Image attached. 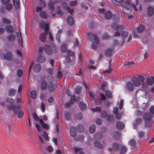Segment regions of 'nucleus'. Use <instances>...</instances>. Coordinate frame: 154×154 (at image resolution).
Here are the masks:
<instances>
[{
  "label": "nucleus",
  "mask_w": 154,
  "mask_h": 154,
  "mask_svg": "<svg viewBox=\"0 0 154 154\" xmlns=\"http://www.w3.org/2000/svg\"><path fill=\"white\" fill-rule=\"evenodd\" d=\"M145 80V77L140 75L137 77H133L131 79V82H128L126 83V88L128 91H132L135 87H139L141 85L140 82H143Z\"/></svg>",
  "instance_id": "1"
},
{
  "label": "nucleus",
  "mask_w": 154,
  "mask_h": 154,
  "mask_svg": "<svg viewBox=\"0 0 154 154\" xmlns=\"http://www.w3.org/2000/svg\"><path fill=\"white\" fill-rule=\"evenodd\" d=\"M125 3L122 5L123 10L124 13L126 14L130 13L131 11V8L135 11H137L135 5L130 2L131 0H125Z\"/></svg>",
  "instance_id": "2"
},
{
  "label": "nucleus",
  "mask_w": 154,
  "mask_h": 154,
  "mask_svg": "<svg viewBox=\"0 0 154 154\" xmlns=\"http://www.w3.org/2000/svg\"><path fill=\"white\" fill-rule=\"evenodd\" d=\"M89 95L90 96V100L91 101L92 104L95 102L96 104L100 105L102 103V101L104 100L105 99V95L102 94H100L99 96H98L97 99L96 100H95L94 98V94L93 92H89Z\"/></svg>",
  "instance_id": "3"
},
{
  "label": "nucleus",
  "mask_w": 154,
  "mask_h": 154,
  "mask_svg": "<svg viewBox=\"0 0 154 154\" xmlns=\"http://www.w3.org/2000/svg\"><path fill=\"white\" fill-rule=\"evenodd\" d=\"M87 34L89 39L92 40V44L91 46L92 48L93 49H96L97 47L98 44L99 42L98 37L97 35H93L92 33L91 32H88Z\"/></svg>",
  "instance_id": "4"
},
{
  "label": "nucleus",
  "mask_w": 154,
  "mask_h": 154,
  "mask_svg": "<svg viewBox=\"0 0 154 154\" xmlns=\"http://www.w3.org/2000/svg\"><path fill=\"white\" fill-rule=\"evenodd\" d=\"M112 149L116 151H117L118 149L119 150L121 154L125 153L127 151L125 147L121 144H117L116 143L113 144L112 148H109V149L110 151H112Z\"/></svg>",
  "instance_id": "5"
},
{
  "label": "nucleus",
  "mask_w": 154,
  "mask_h": 154,
  "mask_svg": "<svg viewBox=\"0 0 154 154\" xmlns=\"http://www.w3.org/2000/svg\"><path fill=\"white\" fill-rule=\"evenodd\" d=\"M143 117L145 121V126L146 127L150 126L152 123V115L149 112L144 113Z\"/></svg>",
  "instance_id": "6"
},
{
  "label": "nucleus",
  "mask_w": 154,
  "mask_h": 154,
  "mask_svg": "<svg viewBox=\"0 0 154 154\" xmlns=\"http://www.w3.org/2000/svg\"><path fill=\"white\" fill-rule=\"evenodd\" d=\"M146 82L144 81L142 82H140L141 83V87L144 90L146 89L148 85H152L154 83V77L151 76V78L147 77L146 78Z\"/></svg>",
  "instance_id": "7"
},
{
  "label": "nucleus",
  "mask_w": 154,
  "mask_h": 154,
  "mask_svg": "<svg viewBox=\"0 0 154 154\" xmlns=\"http://www.w3.org/2000/svg\"><path fill=\"white\" fill-rule=\"evenodd\" d=\"M49 25L48 23H43L41 25L42 28L44 29V32L40 35V39L41 41L43 42L45 40L46 33L49 30Z\"/></svg>",
  "instance_id": "8"
},
{
  "label": "nucleus",
  "mask_w": 154,
  "mask_h": 154,
  "mask_svg": "<svg viewBox=\"0 0 154 154\" xmlns=\"http://www.w3.org/2000/svg\"><path fill=\"white\" fill-rule=\"evenodd\" d=\"M43 50L48 55H51L53 54V52L49 45H46L44 47L39 48V53L42 51Z\"/></svg>",
  "instance_id": "9"
},
{
  "label": "nucleus",
  "mask_w": 154,
  "mask_h": 154,
  "mask_svg": "<svg viewBox=\"0 0 154 154\" xmlns=\"http://www.w3.org/2000/svg\"><path fill=\"white\" fill-rule=\"evenodd\" d=\"M7 106L8 109L12 110L15 114L17 113L20 109V106L19 105L15 106L13 105H7Z\"/></svg>",
  "instance_id": "10"
},
{
  "label": "nucleus",
  "mask_w": 154,
  "mask_h": 154,
  "mask_svg": "<svg viewBox=\"0 0 154 154\" xmlns=\"http://www.w3.org/2000/svg\"><path fill=\"white\" fill-rule=\"evenodd\" d=\"M101 117L102 118H106V120L108 121H110L112 120L113 118L112 116L107 115L106 111H105L101 112Z\"/></svg>",
  "instance_id": "11"
},
{
  "label": "nucleus",
  "mask_w": 154,
  "mask_h": 154,
  "mask_svg": "<svg viewBox=\"0 0 154 154\" xmlns=\"http://www.w3.org/2000/svg\"><path fill=\"white\" fill-rule=\"evenodd\" d=\"M3 57L4 59L8 60H11L12 58V53L11 51H7L3 54Z\"/></svg>",
  "instance_id": "12"
},
{
  "label": "nucleus",
  "mask_w": 154,
  "mask_h": 154,
  "mask_svg": "<svg viewBox=\"0 0 154 154\" xmlns=\"http://www.w3.org/2000/svg\"><path fill=\"white\" fill-rule=\"evenodd\" d=\"M138 137L140 139L143 140L147 139L148 137L147 134H144L143 132L142 131H139L137 134Z\"/></svg>",
  "instance_id": "13"
},
{
  "label": "nucleus",
  "mask_w": 154,
  "mask_h": 154,
  "mask_svg": "<svg viewBox=\"0 0 154 154\" xmlns=\"http://www.w3.org/2000/svg\"><path fill=\"white\" fill-rule=\"evenodd\" d=\"M39 122H40L42 127L47 130L49 129L50 128L49 125L47 123H45L42 120V119L39 118Z\"/></svg>",
  "instance_id": "14"
},
{
  "label": "nucleus",
  "mask_w": 154,
  "mask_h": 154,
  "mask_svg": "<svg viewBox=\"0 0 154 154\" xmlns=\"http://www.w3.org/2000/svg\"><path fill=\"white\" fill-rule=\"evenodd\" d=\"M125 127V125L121 121L118 122L116 124V127L119 130L123 129Z\"/></svg>",
  "instance_id": "15"
},
{
  "label": "nucleus",
  "mask_w": 154,
  "mask_h": 154,
  "mask_svg": "<svg viewBox=\"0 0 154 154\" xmlns=\"http://www.w3.org/2000/svg\"><path fill=\"white\" fill-rule=\"evenodd\" d=\"M16 33L18 40V42L20 45L22 46L23 43L21 34L20 32H16Z\"/></svg>",
  "instance_id": "16"
},
{
  "label": "nucleus",
  "mask_w": 154,
  "mask_h": 154,
  "mask_svg": "<svg viewBox=\"0 0 154 154\" xmlns=\"http://www.w3.org/2000/svg\"><path fill=\"white\" fill-rule=\"evenodd\" d=\"M154 12V8L153 7L149 6L148 7L147 10V14L149 16L152 15Z\"/></svg>",
  "instance_id": "17"
},
{
  "label": "nucleus",
  "mask_w": 154,
  "mask_h": 154,
  "mask_svg": "<svg viewBox=\"0 0 154 154\" xmlns=\"http://www.w3.org/2000/svg\"><path fill=\"white\" fill-rule=\"evenodd\" d=\"M113 51L112 48H108L105 51V55L107 57H110L111 56Z\"/></svg>",
  "instance_id": "18"
},
{
  "label": "nucleus",
  "mask_w": 154,
  "mask_h": 154,
  "mask_svg": "<svg viewBox=\"0 0 154 154\" xmlns=\"http://www.w3.org/2000/svg\"><path fill=\"white\" fill-rule=\"evenodd\" d=\"M5 29L7 31L10 33L14 32V27L12 25H9L5 26Z\"/></svg>",
  "instance_id": "19"
},
{
  "label": "nucleus",
  "mask_w": 154,
  "mask_h": 154,
  "mask_svg": "<svg viewBox=\"0 0 154 154\" xmlns=\"http://www.w3.org/2000/svg\"><path fill=\"white\" fill-rule=\"evenodd\" d=\"M76 131L75 128L72 127L70 128V135L72 137H75L76 135Z\"/></svg>",
  "instance_id": "20"
},
{
  "label": "nucleus",
  "mask_w": 154,
  "mask_h": 154,
  "mask_svg": "<svg viewBox=\"0 0 154 154\" xmlns=\"http://www.w3.org/2000/svg\"><path fill=\"white\" fill-rule=\"evenodd\" d=\"M1 20L2 23L3 24H9L11 23V21L10 20L4 17L2 18Z\"/></svg>",
  "instance_id": "21"
},
{
  "label": "nucleus",
  "mask_w": 154,
  "mask_h": 154,
  "mask_svg": "<svg viewBox=\"0 0 154 154\" xmlns=\"http://www.w3.org/2000/svg\"><path fill=\"white\" fill-rule=\"evenodd\" d=\"M62 6L64 8L69 11L71 14H72L73 12V10L72 9L70 10L69 8L67 6V4L66 3H63Z\"/></svg>",
  "instance_id": "22"
},
{
  "label": "nucleus",
  "mask_w": 154,
  "mask_h": 154,
  "mask_svg": "<svg viewBox=\"0 0 154 154\" xmlns=\"http://www.w3.org/2000/svg\"><path fill=\"white\" fill-rule=\"evenodd\" d=\"M102 138V136L100 133H96L94 134V139L95 140L97 141L100 140Z\"/></svg>",
  "instance_id": "23"
},
{
  "label": "nucleus",
  "mask_w": 154,
  "mask_h": 154,
  "mask_svg": "<svg viewBox=\"0 0 154 154\" xmlns=\"http://www.w3.org/2000/svg\"><path fill=\"white\" fill-rule=\"evenodd\" d=\"M7 40L9 42H13L15 39L14 36L13 35H9L7 36Z\"/></svg>",
  "instance_id": "24"
},
{
  "label": "nucleus",
  "mask_w": 154,
  "mask_h": 154,
  "mask_svg": "<svg viewBox=\"0 0 154 154\" xmlns=\"http://www.w3.org/2000/svg\"><path fill=\"white\" fill-rule=\"evenodd\" d=\"M94 144L96 147L100 149H102L104 146V144H101L100 142H94Z\"/></svg>",
  "instance_id": "25"
},
{
  "label": "nucleus",
  "mask_w": 154,
  "mask_h": 154,
  "mask_svg": "<svg viewBox=\"0 0 154 154\" xmlns=\"http://www.w3.org/2000/svg\"><path fill=\"white\" fill-rule=\"evenodd\" d=\"M14 5L17 8H20V1L19 0H13Z\"/></svg>",
  "instance_id": "26"
},
{
  "label": "nucleus",
  "mask_w": 154,
  "mask_h": 154,
  "mask_svg": "<svg viewBox=\"0 0 154 154\" xmlns=\"http://www.w3.org/2000/svg\"><path fill=\"white\" fill-rule=\"evenodd\" d=\"M62 31L61 30H59L57 32V34L56 36V39L58 42H60V35L61 34Z\"/></svg>",
  "instance_id": "27"
},
{
  "label": "nucleus",
  "mask_w": 154,
  "mask_h": 154,
  "mask_svg": "<svg viewBox=\"0 0 154 154\" xmlns=\"http://www.w3.org/2000/svg\"><path fill=\"white\" fill-rule=\"evenodd\" d=\"M134 63V61L132 62H127L125 64V67L126 68L132 66V64Z\"/></svg>",
  "instance_id": "28"
},
{
  "label": "nucleus",
  "mask_w": 154,
  "mask_h": 154,
  "mask_svg": "<svg viewBox=\"0 0 154 154\" xmlns=\"http://www.w3.org/2000/svg\"><path fill=\"white\" fill-rule=\"evenodd\" d=\"M144 28L143 25H140L137 28V32L140 33L142 32L144 29Z\"/></svg>",
  "instance_id": "29"
},
{
  "label": "nucleus",
  "mask_w": 154,
  "mask_h": 154,
  "mask_svg": "<svg viewBox=\"0 0 154 154\" xmlns=\"http://www.w3.org/2000/svg\"><path fill=\"white\" fill-rule=\"evenodd\" d=\"M95 130V126L94 125H91L89 128V131L90 133H92L94 132Z\"/></svg>",
  "instance_id": "30"
},
{
  "label": "nucleus",
  "mask_w": 154,
  "mask_h": 154,
  "mask_svg": "<svg viewBox=\"0 0 154 154\" xmlns=\"http://www.w3.org/2000/svg\"><path fill=\"white\" fill-rule=\"evenodd\" d=\"M104 15L106 19H109L111 17L112 14L111 12L108 11L105 13Z\"/></svg>",
  "instance_id": "31"
},
{
  "label": "nucleus",
  "mask_w": 154,
  "mask_h": 154,
  "mask_svg": "<svg viewBox=\"0 0 154 154\" xmlns=\"http://www.w3.org/2000/svg\"><path fill=\"white\" fill-rule=\"evenodd\" d=\"M67 23L69 25H72L73 23V19L71 17H69L67 20Z\"/></svg>",
  "instance_id": "32"
},
{
  "label": "nucleus",
  "mask_w": 154,
  "mask_h": 154,
  "mask_svg": "<svg viewBox=\"0 0 154 154\" xmlns=\"http://www.w3.org/2000/svg\"><path fill=\"white\" fill-rule=\"evenodd\" d=\"M8 92L9 96H13L15 93L16 91L14 89L10 88L8 90Z\"/></svg>",
  "instance_id": "33"
},
{
  "label": "nucleus",
  "mask_w": 154,
  "mask_h": 154,
  "mask_svg": "<svg viewBox=\"0 0 154 154\" xmlns=\"http://www.w3.org/2000/svg\"><path fill=\"white\" fill-rule=\"evenodd\" d=\"M64 118L65 120H69L70 119V114L69 112H64Z\"/></svg>",
  "instance_id": "34"
},
{
  "label": "nucleus",
  "mask_w": 154,
  "mask_h": 154,
  "mask_svg": "<svg viewBox=\"0 0 154 154\" xmlns=\"http://www.w3.org/2000/svg\"><path fill=\"white\" fill-rule=\"evenodd\" d=\"M5 7L7 10L9 11L12 9L13 5L9 3L5 5Z\"/></svg>",
  "instance_id": "35"
},
{
  "label": "nucleus",
  "mask_w": 154,
  "mask_h": 154,
  "mask_svg": "<svg viewBox=\"0 0 154 154\" xmlns=\"http://www.w3.org/2000/svg\"><path fill=\"white\" fill-rule=\"evenodd\" d=\"M121 27V26H118L117 24L115 23H113L112 25V28L116 30L120 28Z\"/></svg>",
  "instance_id": "36"
},
{
  "label": "nucleus",
  "mask_w": 154,
  "mask_h": 154,
  "mask_svg": "<svg viewBox=\"0 0 154 154\" xmlns=\"http://www.w3.org/2000/svg\"><path fill=\"white\" fill-rule=\"evenodd\" d=\"M128 144L131 146H134L135 145L136 143L135 140L133 139H131L128 142Z\"/></svg>",
  "instance_id": "37"
},
{
  "label": "nucleus",
  "mask_w": 154,
  "mask_h": 154,
  "mask_svg": "<svg viewBox=\"0 0 154 154\" xmlns=\"http://www.w3.org/2000/svg\"><path fill=\"white\" fill-rule=\"evenodd\" d=\"M79 106L80 109L82 110L85 109L86 108L85 104L82 102H80L79 103Z\"/></svg>",
  "instance_id": "38"
},
{
  "label": "nucleus",
  "mask_w": 154,
  "mask_h": 154,
  "mask_svg": "<svg viewBox=\"0 0 154 154\" xmlns=\"http://www.w3.org/2000/svg\"><path fill=\"white\" fill-rule=\"evenodd\" d=\"M30 96L32 99H34L36 96V93L35 91H32L30 93Z\"/></svg>",
  "instance_id": "39"
},
{
  "label": "nucleus",
  "mask_w": 154,
  "mask_h": 154,
  "mask_svg": "<svg viewBox=\"0 0 154 154\" xmlns=\"http://www.w3.org/2000/svg\"><path fill=\"white\" fill-rule=\"evenodd\" d=\"M46 87V82L45 81H43L41 83V88L42 90H44L45 89Z\"/></svg>",
  "instance_id": "40"
},
{
  "label": "nucleus",
  "mask_w": 154,
  "mask_h": 154,
  "mask_svg": "<svg viewBox=\"0 0 154 154\" xmlns=\"http://www.w3.org/2000/svg\"><path fill=\"white\" fill-rule=\"evenodd\" d=\"M81 90V86H78L76 87L75 88V92L77 94H79Z\"/></svg>",
  "instance_id": "41"
},
{
  "label": "nucleus",
  "mask_w": 154,
  "mask_h": 154,
  "mask_svg": "<svg viewBox=\"0 0 154 154\" xmlns=\"http://www.w3.org/2000/svg\"><path fill=\"white\" fill-rule=\"evenodd\" d=\"M39 6L41 8L44 7L45 6V2L42 0H39Z\"/></svg>",
  "instance_id": "42"
},
{
  "label": "nucleus",
  "mask_w": 154,
  "mask_h": 154,
  "mask_svg": "<svg viewBox=\"0 0 154 154\" xmlns=\"http://www.w3.org/2000/svg\"><path fill=\"white\" fill-rule=\"evenodd\" d=\"M5 128H6V130L7 131H8V132L9 133V135L10 136H11L12 134V132L11 131L10 127L8 125H7L6 126Z\"/></svg>",
  "instance_id": "43"
},
{
  "label": "nucleus",
  "mask_w": 154,
  "mask_h": 154,
  "mask_svg": "<svg viewBox=\"0 0 154 154\" xmlns=\"http://www.w3.org/2000/svg\"><path fill=\"white\" fill-rule=\"evenodd\" d=\"M23 73V71L20 69L17 70V75L18 77H21L22 76Z\"/></svg>",
  "instance_id": "44"
},
{
  "label": "nucleus",
  "mask_w": 154,
  "mask_h": 154,
  "mask_svg": "<svg viewBox=\"0 0 154 154\" xmlns=\"http://www.w3.org/2000/svg\"><path fill=\"white\" fill-rule=\"evenodd\" d=\"M42 135L44 138L46 140H49L48 135L47 134V133L45 131H44L43 132Z\"/></svg>",
  "instance_id": "45"
},
{
  "label": "nucleus",
  "mask_w": 154,
  "mask_h": 154,
  "mask_svg": "<svg viewBox=\"0 0 154 154\" xmlns=\"http://www.w3.org/2000/svg\"><path fill=\"white\" fill-rule=\"evenodd\" d=\"M61 51L62 52H65L66 51V45L65 44H63L61 46Z\"/></svg>",
  "instance_id": "46"
},
{
  "label": "nucleus",
  "mask_w": 154,
  "mask_h": 154,
  "mask_svg": "<svg viewBox=\"0 0 154 154\" xmlns=\"http://www.w3.org/2000/svg\"><path fill=\"white\" fill-rule=\"evenodd\" d=\"M32 116L33 119L37 121H38V117L35 112L32 113Z\"/></svg>",
  "instance_id": "47"
},
{
  "label": "nucleus",
  "mask_w": 154,
  "mask_h": 154,
  "mask_svg": "<svg viewBox=\"0 0 154 154\" xmlns=\"http://www.w3.org/2000/svg\"><path fill=\"white\" fill-rule=\"evenodd\" d=\"M33 9L34 12L35 10L36 12H38V5L36 6L35 3L33 4Z\"/></svg>",
  "instance_id": "48"
},
{
  "label": "nucleus",
  "mask_w": 154,
  "mask_h": 154,
  "mask_svg": "<svg viewBox=\"0 0 154 154\" xmlns=\"http://www.w3.org/2000/svg\"><path fill=\"white\" fill-rule=\"evenodd\" d=\"M39 13L40 16L42 18L45 19L47 17V16L44 12L41 11Z\"/></svg>",
  "instance_id": "49"
},
{
  "label": "nucleus",
  "mask_w": 154,
  "mask_h": 154,
  "mask_svg": "<svg viewBox=\"0 0 154 154\" xmlns=\"http://www.w3.org/2000/svg\"><path fill=\"white\" fill-rule=\"evenodd\" d=\"M34 71L36 72H38V64H36L33 68Z\"/></svg>",
  "instance_id": "50"
},
{
  "label": "nucleus",
  "mask_w": 154,
  "mask_h": 154,
  "mask_svg": "<svg viewBox=\"0 0 154 154\" xmlns=\"http://www.w3.org/2000/svg\"><path fill=\"white\" fill-rule=\"evenodd\" d=\"M6 101L8 103H13L14 102V100L12 98L8 97L6 99Z\"/></svg>",
  "instance_id": "51"
},
{
  "label": "nucleus",
  "mask_w": 154,
  "mask_h": 154,
  "mask_svg": "<svg viewBox=\"0 0 154 154\" xmlns=\"http://www.w3.org/2000/svg\"><path fill=\"white\" fill-rule=\"evenodd\" d=\"M45 60V58L42 56H39V63L44 62Z\"/></svg>",
  "instance_id": "52"
},
{
  "label": "nucleus",
  "mask_w": 154,
  "mask_h": 154,
  "mask_svg": "<svg viewBox=\"0 0 154 154\" xmlns=\"http://www.w3.org/2000/svg\"><path fill=\"white\" fill-rule=\"evenodd\" d=\"M76 117L78 119H81L82 118V116L80 112L77 113L76 114Z\"/></svg>",
  "instance_id": "53"
},
{
  "label": "nucleus",
  "mask_w": 154,
  "mask_h": 154,
  "mask_svg": "<svg viewBox=\"0 0 154 154\" xmlns=\"http://www.w3.org/2000/svg\"><path fill=\"white\" fill-rule=\"evenodd\" d=\"M23 116V112L22 111H20L18 114V118L19 119H22Z\"/></svg>",
  "instance_id": "54"
},
{
  "label": "nucleus",
  "mask_w": 154,
  "mask_h": 154,
  "mask_svg": "<svg viewBox=\"0 0 154 154\" xmlns=\"http://www.w3.org/2000/svg\"><path fill=\"white\" fill-rule=\"evenodd\" d=\"M17 54L20 57L22 56V53L21 49H17L16 51Z\"/></svg>",
  "instance_id": "55"
},
{
  "label": "nucleus",
  "mask_w": 154,
  "mask_h": 154,
  "mask_svg": "<svg viewBox=\"0 0 154 154\" xmlns=\"http://www.w3.org/2000/svg\"><path fill=\"white\" fill-rule=\"evenodd\" d=\"M105 94L108 98H110L111 97V93L110 91H105Z\"/></svg>",
  "instance_id": "56"
},
{
  "label": "nucleus",
  "mask_w": 154,
  "mask_h": 154,
  "mask_svg": "<svg viewBox=\"0 0 154 154\" xmlns=\"http://www.w3.org/2000/svg\"><path fill=\"white\" fill-rule=\"evenodd\" d=\"M10 0H1V3L3 5H6L9 3Z\"/></svg>",
  "instance_id": "57"
},
{
  "label": "nucleus",
  "mask_w": 154,
  "mask_h": 154,
  "mask_svg": "<svg viewBox=\"0 0 154 154\" xmlns=\"http://www.w3.org/2000/svg\"><path fill=\"white\" fill-rule=\"evenodd\" d=\"M40 109L42 112H44L45 110V107L44 104L42 103L40 105Z\"/></svg>",
  "instance_id": "58"
},
{
  "label": "nucleus",
  "mask_w": 154,
  "mask_h": 154,
  "mask_svg": "<svg viewBox=\"0 0 154 154\" xmlns=\"http://www.w3.org/2000/svg\"><path fill=\"white\" fill-rule=\"evenodd\" d=\"M75 153H77L81 150V149L78 147H75L74 148Z\"/></svg>",
  "instance_id": "59"
},
{
  "label": "nucleus",
  "mask_w": 154,
  "mask_h": 154,
  "mask_svg": "<svg viewBox=\"0 0 154 154\" xmlns=\"http://www.w3.org/2000/svg\"><path fill=\"white\" fill-rule=\"evenodd\" d=\"M78 130L79 131H84V129L83 126L82 125H79L78 126Z\"/></svg>",
  "instance_id": "60"
},
{
  "label": "nucleus",
  "mask_w": 154,
  "mask_h": 154,
  "mask_svg": "<svg viewBox=\"0 0 154 154\" xmlns=\"http://www.w3.org/2000/svg\"><path fill=\"white\" fill-rule=\"evenodd\" d=\"M96 122L97 125H100L102 123V121L100 119H97L96 120Z\"/></svg>",
  "instance_id": "61"
},
{
  "label": "nucleus",
  "mask_w": 154,
  "mask_h": 154,
  "mask_svg": "<svg viewBox=\"0 0 154 154\" xmlns=\"http://www.w3.org/2000/svg\"><path fill=\"white\" fill-rule=\"evenodd\" d=\"M92 110L93 112H99L101 110V108L99 107H97L95 108H93Z\"/></svg>",
  "instance_id": "62"
},
{
  "label": "nucleus",
  "mask_w": 154,
  "mask_h": 154,
  "mask_svg": "<svg viewBox=\"0 0 154 154\" xmlns=\"http://www.w3.org/2000/svg\"><path fill=\"white\" fill-rule=\"evenodd\" d=\"M75 101V97L73 96L71 98L70 101V103H73Z\"/></svg>",
  "instance_id": "63"
},
{
  "label": "nucleus",
  "mask_w": 154,
  "mask_h": 154,
  "mask_svg": "<svg viewBox=\"0 0 154 154\" xmlns=\"http://www.w3.org/2000/svg\"><path fill=\"white\" fill-rule=\"evenodd\" d=\"M149 111L152 113L154 114V106H151L149 109Z\"/></svg>",
  "instance_id": "64"
}]
</instances>
